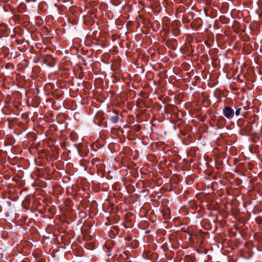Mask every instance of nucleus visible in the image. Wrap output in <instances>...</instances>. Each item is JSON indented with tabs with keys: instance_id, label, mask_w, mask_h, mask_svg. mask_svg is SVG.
<instances>
[{
	"instance_id": "obj_25",
	"label": "nucleus",
	"mask_w": 262,
	"mask_h": 262,
	"mask_svg": "<svg viewBox=\"0 0 262 262\" xmlns=\"http://www.w3.org/2000/svg\"><path fill=\"white\" fill-rule=\"evenodd\" d=\"M227 214H225V215L224 216H222V215H220L221 217L222 218H225V217H227ZM220 215H222V214H220Z\"/></svg>"
},
{
	"instance_id": "obj_38",
	"label": "nucleus",
	"mask_w": 262,
	"mask_h": 262,
	"mask_svg": "<svg viewBox=\"0 0 262 262\" xmlns=\"http://www.w3.org/2000/svg\"><path fill=\"white\" fill-rule=\"evenodd\" d=\"M190 212H191V210H188V212H190Z\"/></svg>"
},
{
	"instance_id": "obj_34",
	"label": "nucleus",
	"mask_w": 262,
	"mask_h": 262,
	"mask_svg": "<svg viewBox=\"0 0 262 262\" xmlns=\"http://www.w3.org/2000/svg\"><path fill=\"white\" fill-rule=\"evenodd\" d=\"M146 191V190H144L142 191V192H145Z\"/></svg>"
},
{
	"instance_id": "obj_17",
	"label": "nucleus",
	"mask_w": 262,
	"mask_h": 262,
	"mask_svg": "<svg viewBox=\"0 0 262 262\" xmlns=\"http://www.w3.org/2000/svg\"><path fill=\"white\" fill-rule=\"evenodd\" d=\"M119 220H120V216L118 215H116L115 216V222L116 223H117V222H118Z\"/></svg>"
},
{
	"instance_id": "obj_19",
	"label": "nucleus",
	"mask_w": 262,
	"mask_h": 262,
	"mask_svg": "<svg viewBox=\"0 0 262 262\" xmlns=\"http://www.w3.org/2000/svg\"><path fill=\"white\" fill-rule=\"evenodd\" d=\"M97 214H91V213H89V214H88V216L90 217L93 219Z\"/></svg>"
},
{
	"instance_id": "obj_26",
	"label": "nucleus",
	"mask_w": 262,
	"mask_h": 262,
	"mask_svg": "<svg viewBox=\"0 0 262 262\" xmlns=\"http://www.w3.org/2000/svg\"><path fill=\"white\" fill-rule=\"evenodd\" d=\"M48 217H49L50 219H52V218L53 217V214H51V215H50V216H49V215H48Z\"/></svg>"
},
{
	"instance_id": "obj_18",
	"label": "nucleus",
	"mask_w": 262,
	"mask_h": 262,
	"mask_svg": "<svg viewBox=\"0 0 262 262\" xmlns=\"http://www.w3.org/2000/svg\"><path fill=\"white\" fill-rule=\"evenodd\" d=\"M3 258V250L0 248V259Z\"/></svg>"
},
{
	"instance_id": "obj_30",
	"label": "nucleus",
	"mask_w": 262,
	"mask_h": 262,
	"mask_svg": "<svg viewBox=\"0 0 262 262\" xmlns=\"http://www.w3.org/2000/svg\"><path fill=\"white\" fill-rule=\"evenodd\" d=\"M196 212H197V213H199V211H196L195 210H194L193 212H191V213H196Z\"/></svg>"
},
{
	"instance_id": "obj_22",
	"label": "nucleus",
	"mask_w": 262,
	"mask_h": 262,
	"mask_svg": "<svg viewBox=\"0 0 262 262\" xmlns=\"http://www.w3.org/2000/svg\"><path fill=\"white\" fill-rule=\"evenodd\" d=\"M79 214L80 215L81 214ZM83 214L84 215H79V217L83 218V217H85L87 216V214Z\"/></svg>"
},
{
	"instance_id": "obj_4",
	"label": "nucleus",
	"mask_w": 262,
	"mask_h": 262,
	"mask_svg": "<svg viewBox=\"0 0 262 262\" xmlns=\"http://www.w3.org/2000/svg\"><path fill=\"white\" fill-rule=\"evenodd\" d=\"M226 119L223 116H220L217 119L216 125L219 128H223L226 124Z\"/></svg>"
},
{
	"instance_id": "obj_13",
	"label": "nucleus",
	"mask_w": 262,
	"mask_h": 262,
	"mask_svg": "<svg viewBox=\"0 0 262 262\" xmlns=\"http://www.w3.org/2000/svg\"><path fill=\"white\" fill-rule=\"evenodd\" d=\"M170 215H171V214H162V216L165 220H167L169 219H171Z\"/></svg>"
},
{
	"instance_id": "obj_6",
	"label": "nucleus",
	"mask_w": 262,
	"mask_h": 262,
	"mask_svg": "<svg viewBox=\"0 0 262 262\" xmlns=\"http://www.w3.org/2000/svg\"><path fill=\"white\" fill-rule=\"evenodd\" d=\"M54 58L52 57L51 55H48L45 59L44 62L45 63L49 62V64L50 66H52V63L54 62Z\"/></svg>"
},
{
	"instance_id": "obj_31",
	"label": "nucleus",
	"mask_w": 262,
	"mask_h": 262,
	"mask_svg": "<svg viewBox=\"0 0 262 262\" xmlns=\"http://www.w3.org/2000/svg\"><path fill=\"white\" fill-rule=\"evenodd\" d=\"M41 214V215H40V216H41V217H45V216H46V215H42V214Z\"/></svg>"
},
{
	"instance_id": "obj_2",
	"label": "nucleus",
	"mask_w": 262,
	"mask_h": 262,
	"mask_svg": "<svg viewBox=\"0 0 262 262\" xmlns=\"http://www.w3.org/2000/svg\"><path fill=\"white\" fill-rule=\"evenodd\" d=\"M104 120V113L103 112L99 111L98 112L95 117L94 119V122L95 124L100 125L101 123L103 122Z\"/></svg>"
},
{
	"instance_id": "obj_15",
	"label": "nucleus",
	"mask_w": 262,
	"mask_h": 262,
	"mask_svg": "<svg viewBox=\"0 0 262 262\" xmlns=\"http://www.w3.org/2000/svg\"><path fill=\"white\" fill-rule=\"evenodd\" d=\"M241 111V108H238L237 109H236L235 112V115L237 116H239L240 115Z\"/></svg>"
},
{
	"instance_id": "obj_33",
	"label": "nucleus",
	"mask_w": 262,
	"mask_h": 262,
	"mask_svg": "<svg viewBox=\"0 0 262 262\" xmlns=\"http://www.w3.org/2000/svg\"><path fill=\"white\" fill-rule=\"evenodd\" d=\"M126 262H132V261H131L130 260H129H129H126Z\"/></svg>"
},
{
	"instance_id": "obj_28",
	"label": "nucleus",
	"mask_w": 262,
	"mask_h": 262,
	"mask_svg": "<svg viewBox=\"0 0 262 262\" xmlns=\"http://www.w3.org/2000/svg\"><path fill=\"white\" fill-rule=\"evenodd\" d=\"M193 207H192V209H194V208H198V207H197V206H196L194 204H193Z\"/></svg>"
},
{
	"instance_id": "obj_1",
	"label": "nucleus",
	"mask_w": 262,
	"mask_h": 262,
	"mask_svg": "<svg viewBox=\"0 0 262 262\" xmlns=\"http://www.w3.org/2000/svg\"><path fill=\"white\" fill-rule=\"evenodd\" d=\"M223 114L228 119H231L234 117V110L230 106H226L223 111Z\"/></svg>"
},
{
	"instance_id": "obj_24",
	"label": "nucleus",
	"mask_w": 262,
	"mask_h": 262,
	"mask_svg": "<svg viewBox=\"0 0 262 262\" xmlns=\"http://www.w3.org/2000/svg\"><path fill=\"white\" fill-rule=\"evenodd\" d=\"M30 1L35 2L36 1V0H27V2H28V3L30 2Z\"/></svg>"
},
{
	"instance_id": "obj_27",
	"label": "nucleus",
	"mask_w": 262,
	"mask_h": 262,
	"mask_svg": "<svg viewBox=\"0 0 262 262\" xmlns=\"http://www.w3.org/2000/svg\"><path fill=\"white\" fill-rule=\"evenodd\" d=\"M24 218V221L23 222H25L26 220L27 219V216H25V217H23Z\"/></svg>"
},
{
	"instance_id": "obj_8",
	"label": "nucleus",
	"mask_w": 262,
	"mask_h": 262,
	"mask_svg": "<svg viewBox=\"0 0 262 262\" xmlns=\"http://www.w3.org/2000/svg\"><path fill=\"white\" fill-rule=\"evenodd\" d=\"M29 203V199L26 198L25 200L22 202V206L24 208H26L27 210Z\"/></svg>"
},
{
	"instance_id": "obj_36",
	"label": "nucleus",
	"mask_w": 262,
	"mask_h": 262,
	"mask_svg": "<svg viewBox=\"0 0 262 262\" xmlns=\"http://www.w3.org/2000/svg\"><path fill=\"white\" fill-rule=\"evenodd\" d=\"M181 133H182V134H183V135H185V133H183L182 132H181Z\"/></svg>"
},
{
	"instance_id": "obj_37",
	"label": "nucleus",
	"mask_w": 262,
	"mask_h": 262,
	"mask_svg": "<svg viewBox=\"0 0 262 262\" xmlns=\"http://www.w3.org/2000/svg\"><path fill=\"white\" fill-rule=\"evenodd\" d=\"M38 215V214L37 213L35 214V216H37Z\"/></svg>"
},
{
	"instance_id": "obj_10",
	"label": "nucleus",
	"mask_w": 262,
	"mask_h": 262,
	"mask_svg": "<svg viewBox=\"0 0 262 262\" xmlns=\"http://www.w3.org/2000/svg\"><path fill=\"white\" fill-rule=\"evenodd\" d=\"M220 218V215H217L216 216V220L220 222V223L221 224V225H224L225 224V221L223 220H219Z\"/></svg>"
},
{
	"instance_id": "obj_12",
	"label": "nucleus",
	"mask_w": 262,
	"mask_h": 262,
	"mask_svg": "<svg viewBox=\"0 0 262 262\" xmlns=\"http://www.w3.org/2000/svg\"><path fill=\"white\" fill-rule=\"evenodd\" d=\"M122 257L126 260L129 259V255H128V253L127 252L124 253Z\"/></svg>"
},
{
	"instance_id": "obj_3",
	"label": "nucleus",
	"mask_w": 262,
	"mask_h": 262,
	"mask_svg": "<svg viewBox=\"0 0 262 262\" xmlns=\"http://www.w3.org/2000/svg\"><path fill=\"white\" fill-rule=\"evenodd\" d=\"M74 214H62V216H60L59 220L62 222H66L69 223L70 221H73L76 216H74Z\"/></svg>"
},
{
	"instance_id": "obj_20",
	"label": "nucleus",
	"mask_w": 262,
	"mask_h": 262,
	"mask_svg": "<svg viewBox=\"0 0 262 262\" xmlns=\"http://www.w3.org/2000/svg\"><path fill=\"white\" fill-rule=\"evenodd\" d=\"M66 145H67V143H66V142H62V143H61V147H65Z\"/></svg>"
},
{
	"instance_id": "obj_23",
	"label": "nucleus",
	"mask_w": 262,
	"mask_h": 262,
	"mask_svg": "<svg viewBox=\"0 0 262 262\" xmlns=\"http://www.w3.org/2000/svg\"><path fill=\"white\" fill-rule=\"evenodd\" d=\"M178 220H179V217H174L172 221H177Z\"/></svg>"
},
{
	"instance_id": "obj_7",
	"label": "nucleus",
	"mask_w": 262,
	"mask_h": 262,
	"mask_svg": "<svg viewBox=\"0 0 262 262\" xmlns=\"http://www.w3.org/2000/svg\"><path fill=\"white\" fill-rule=\"evenodd\" d=\"M74 146L77 148L79 155L82 157H85L87 156L88 153L86 152L83 151L82 150L79 149L78 146L76 144H74Z\"/></svg>"
},
{
	"instance_id": "obj_29",
	"label": "nucleus",
	"mask_w": 262,
	"mask_h": 262,
	"mask_svg": "<svg viewBox=\"0 0 262 262\" xmlns=\"http://www.w3.org/2000/svg\"><path fill=\"white\" fill-rule=\"evenodd\" d=\"M188 259H191L190 257L189 256H187L186 258V260H187V262H188Z\"/></svg>"
},
{
	"instance_id": "obj_5",
	"label": "nucleus",
	"mask_w": 262,
	"mask_h": 262,
	"mask_svg": "<svg viewBox=\"0 0 262 262\" xmlns=\"http://www.w3.org/2000/svg\"><path fill=\"white\" fill-rule=\"evenodd\" d=\"M119 119V114L117 112H113V115L110 116V121L114 124H116L118 122Z\"/></svg>"
},
{
	"instance_id": "obj_14",
	"label": "nucleus",
	"mask_w": 262,
	"mask_h": 262,
	"mask_svg": "<svg viewBox=\"0 0 262 262\" xmlns=\"http://www.w3.org/2000/svg\"><path fill=\"white\" fill-rule=\"evenodd\" d=\"M202 3L205 4L207 5H210L212 2V0H202Z\"/></svg>"
},
{
	"instance_id": "obj_9",
	"label": "nucleus",
	"mask_w": 262,
	"mask_h": 262,
	"mask_svg": "<svg viewBox=\"0 0 262 262\" xmlns=\"http://www.w3.org/2000/svg\"><path fill=\"white\" fill-rule=\"evenodd\" d=\"M132 128L135 132H139L141 129V125L139 124H135L132 126Z\"/></svg>"
},
{
	"instance_id": "obj_21",
	"label": "nucleus",
	"mask_w": 262,
	"mask_h": 262,
	"mask_svg": "<svg viewBox=\"0 0 262 262\" xmlns=\"http://www.w3.org/2000/svg\"><path fill=\"white\" fill-rule=\"evenodd\" d=\"M130 215H133V214H127V213H126V214H125V219H127L128 217H129Z\"/></svg>"
},
{
	"instance_id": "obj_16",
	"label": "nucleus",
	"mask_w": 262,
	"mask_h": 262,
	"mask_svg": "<svg viewBox=\"0 0 262 262\" xmlns=\"http://www.w3.org/2000/svg\"><path fill=\"white\" fill-rule=\"evenodd\" d=\"M147 214H143V215H141V214L140 213H139L138 215H139V216L141 218H144V217H146V218H147Z\"/></svg>"
},
{
	"instance_id": "obj_32",
	"label": "nucleus",
	"mask_w": 262,
	"mask_h": 262,
	"mask_svg": "<svg viewBox=\"0 0 262 262\" xmlns=\"http://www.w3.org/2000/svg\"><path fill=\"white\" fill-rule=\"evenodd\" d=\"M233 214V215H235V217H237V215H238V214L236 213V214Z\"/></svg>"
},
{
	"instance_id": "obj_35",
	"label": "nucleus",
	"mask_w": 262,
	"mask_h": 262,
	"mask_svg": "<svg viewBox=\"0 0 262 262\" xmlns=\"http://www.w3.org/2000/svg\"><path fill=\"white\" fill-rule=\"evenodd\" d=\"M18 217H19V215L17 216H15V219H18Z\"/></svg>"
},
{
	"instance_id": "obj_11",
	"label": "nucleus",
	"mask_w": 262,
	"mask_h": 262,
	"mask_svg": "<svg viewBox=\"0 0 262 262\" xmlns=\"http://www.w3.org/2000/svg\"><path fill=\"white\" fill-rule=\"evenodd\" d=\"M255 221L258 224L260 225L262 224V218L260 216L256 217Z\"/></svg>"
}]
</instances>
